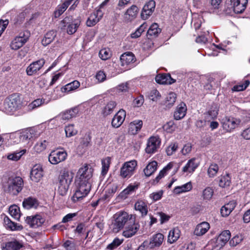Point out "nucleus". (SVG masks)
Instances as JSON below:
<instances>
[{
	"label": "nucleus",
	"mask_w": 250,
	"mask_h": 250,
	"mask_svg": "<svg viewBox=\"0 0 250 250\" xmlns=\"http://www.w3.org/2000/svg\"><path fill=\"white\" fill-rule=\"evenodd\" d=\"M45 63L43 59H40L33 62L26 68V73L28 76L33 75L39 71Z\"/></svg>",
	"instance_id": "obj_14"
},
{
	"label": "nucleus",
	"mask_w": 250,
	"mask_h": 250,
	"mask_svg": "<svg viewBox=\"0 0 250 250\" xmlns=\"http://www.w3.org/2000/svg\"><path fill=\"white\" fill-rule=\"evenodd\" d=\"M43 176V171L42 166L40 164L34 165L30 172V178L35 182H39Z\"/></svg>",
	"instance_id": "obj_13"
},
{
	"label": "nucleus",
	"mask_w": 250,
	"mask_h": 250,
	"mask_svg": "<svg viewBox=\"0 0 250 250\" xmlns=\"http://www.w3.org/2000/svg\"><path fill=\"white\" fill-rule=\"evenodd\" d=\"M21 133L19 132H14L10 134L9 139L10 143L12 145L21 143Z\"/></svg>",
	"instance_id": "obj_58"
},
{
	"label": "nucleus",
	"mask_w": 250,
	"mask_h": 250,
	"mask_svg": "<svg viewBox=\"0 0 250 250\" xmlns=\"http://www.w3.org/2000/svg\"><path fill=\"white\" fill-rule=\"evenodd\" d=\"M81 23L80 19H76L71 21L70 18L66 17L60 23V27L64 30L69 35L74 34L77 30Z\"/></svg>",
	"instance_id": "obj_5"
},
{
	"label": "nucleus",
	"mask_w": 250,
	"mask_h": 250,
	"mask_svg": "<svg viewBox=\"0 0 250 250\" xmlns=\"http://www.w3.org/2000/svg\"><path fill=\"white\" fill-rule=\"evenodd\" d=\"M111 53L108 48H104L99 52V57L103 60H106L110 58Z\"/></svg>",
	"instance_id": "obj_61"
},
{
	"label": "nucleus",
	"mask_w": 250,
	"mask_h": 250,
	"mask_svg": "<svg viewBox=\"0 0 250 250\" xmlns=\"http://www.w3.org/2000/svg\"><path fill=\"white\" fill-rule=\"evenodd\" d=\"M218 114V106L214 104L211 106L209 110L205 114V119L207 121H210L211 120L215 118Z\"/></svg>",
	"instance_id": "obj_37"
},
{
	"label": "nucleus",
	"mask_w": 250,
	"mask_h": 250,
	"mask_svg": "<svg viewBox=\"0 0 250 250\" xmlns=\"http://www.w3.org/2000/svg\"><path fill=\"white\" fill-rule=\"evenodd\" d=\"M123 242V239L118 238H115L112 243L107 246V249L110 250H113L120 246Z\"/></svg>",
	"instance_id": "obj_62"
},
{
	"label": "nucleus",
	"mask_w": 250,
	"mask_h": 250,
	"mask_svg": "<svg viewBox=\"0 0 250 250\" xmlns=\"http://www.w3.org/2000/svg\"><path fill=\"white\" fill-rule=\"evenodd\" d=\"M176 164L173 163V162H170L165 167L163 168V169L159 172V175L156 177L157 180H159L160 179L163 178L165 175H166L168 172L173 167L175 168V170L173 173L176 172L177 170V168L176 167Z\"/></svg>",
	"instance_id": "obj_38"
},
{
	"label": "nucleus",
	"mask_w": 250,
	"mask_h": 250,
	"mask_svg": "<svg viewBox=\"0 0 250 250\" xmlns=\"http://www.w3.org/2000/svg\"><path fill=\"white\" fill-rule=\"evenodd\" d=\"M137 166V162L135 160L126 162L121 168V176L124 178H130L133 174Z\"/></svg>",
	"instance_id": "obj_7"
},
{
	"label": "nucleus",
	"mask_w": 250,
	"mask_h": 250,
	"mask_svg": "<svg viewBox=\"0 0 250 250\" xmlns=\"http://www.w3.org/2000/svg\"><path fill=\"white\" fill-rule=\"evenodd\" d=\"M21 104L20 98L16 95H11L4 103V108L7 112L11 113L19 108Z\"/></svg>",
	"instance_id": "obj_8"
},
{
	"label": "nucleus",
	"mask_w": 250,
	"mask_h": 250,
	"mask_svg": "<svg viewBox=\"0 0 250 250\" xmlns=\"http://www.w3.org/2000/svg\"><path fill=\"white\" fill-rule=\"evenodd\" d=\"M9 212L13 218L17 220H19L21 217V213L19 207L15 205L11 206L9 208Z\"/></svg>",
	"instance_id": "obj_50"
},
{
	"label": "nucleus",
	"mask_w": 250,
	"mask_h": 250,
	"mask_svg": "<svg viewBox=\"0 0 250 250\" xmlns=\"http://www.w3.org/2000/svg\"><path fill=\"white\" fill-rule=\"evenodd\" d=\"M157 168V162L155 161L150 162L144 170L145 175L147 177L152 175Z\"/></svg>",
	"instance_id": "obj_43"
},
{
	"label": "nucleus",
	"mask_w": 250,
	"mask_h": 250,
	"mask_svg": "<svg viewBox=\"0 0 250 250\" xmlns=\"http://www.w3.org/2000/svg\"><path fill=\"white\" fill-rule=\"evenodd\" d=\"M23 181L19 176L10 177L3 185L5 192L12 195L18 194L22 189Z\"/></svg>",
	"instance_id": "obj_3"
},
{
	"label": "nucleus",
	"mask_w": 250,
	"mask_h": 250,
	"mask_svg": "<svg viewBox=\"0 0 250 250\" xmlns=\"http://www.w3.org/2000/svg\"><path fill=\"white\" fill-rule=\"evenodd\" d=\"M218 170L219 167L218 165L213 163L209 166L208 170V174L209 177H214L216 175Z\"/></svg>",
	"instance_id": "obj_57"
},
{
	"label": "nucleus",
	"mask_w": 250,
	"mask_h": 250,
	"mask_svg": "<svg viewBox=\"0 0 250 250\" xmlns=\"http://www.w3.org/2000/svg\"><path fill=\"white\" fill-rule=\"evenodd\" d=\"M33 130L32 129L20 132L21 143L28 144L29 142V140L33 137H36L37 135L36 134H33Z\"/></svg>",
	"instance_id": "obj_39"
},
{
	"label": "nucleus",
	"mask_w": 250,
	"mask_h": 250,
	"mask_svg": "<svg viewBox=\"0 0 250 250\" xmlns=\"http://www.w3.org/2000/svg\"><path fill=\"white\" fill-rule=\"evenodd\" d=\"M91 139V138L89 134H85L80 138V144L78 146V148L81 149V151L84 150L90 145Z\"/></svg>",
	"instance_id": "obj_41"
},
{
	"label": "nucleus",
	"mask_w": 250,
	"mask_h": 250,
	"mask_svg": "<svg viewBox=\"0 0 250 250\" xmlns=\"http://www.w3.org/2000/svg\"><path fill=\"white\" fill-rule=\"evenodd\" d=\"M44 221V218L39 214L33 216H28L25 219L26 223L32 228L41 226Z\"/></svg>",
	"instance_id": "obj_18"
},
{
	"label": "nucleus",
	"mask_w": 250,
	"mask_h": 250,
	"mask_svg": "<svg viewBox=\"0 0 250 250\" xmlns=\"http://www.w3.org/2000/svg\"><path fill=\"white\" fill-rule=\"evenodd\" d=\"M138 12V8L135 5H132L125 12V19L130 21L134 20L137 17Z\"/></svg>",
	"instance_id": "obj_31"
},
{
	"label": "nucleus",
	"mask_w": 250,
	"mask_h": 250,
	"mask_svg": "<svg viewBox=\"0 0 250 250\" xmlns=\"http://www.w3.org/2000/svg\"><path fill=\"white\" fill-rule=\"evenodd\" d=\"M181 231L177 227L171 229L168 233L167 242L172 244L176 242L180 237Z\"/></svg>",
	"instance_id": "obj_33"
},
{
	"label": "nucleus",
	"mask_w": 250,
	"mask_h": 250,
	"mask_svg": "<svg viewBox=\"0 0 250 250\" xmlns=\"http://www.w3.org/2000/svg\"><path fill=\"white\" fill-rule=\"evenodd\" d=\"M230 184V178L228 174L221 176L219 177V185L220 187L225 188L229 186Z\"/></svg>",
	"instance_id": "obj_54"
},
{
	"label": "nucleus",
	"mask_w": 250,
	"mask_h": 250,
	"mask_svg": "<svg viewBox=\"0 0 250 250\" xmlns=\"http://www.w3.org/2000/svg\"><path fill=\"white\" fill-rule=\"evenodd\" d=\"M56 36V33L53 30L48 32L42 40V44L46 46L50 43Z\"/></svg>",
	"instance_id": "obj_47"
},
{
	"label": "nucleus",
	"mask_w": 250,
	"mask_h": 250,
	"mask_svg": "<svg viewBox=\"0 0 250 250\" xmlns=\"http://www.w3.org/2000/svg\"><path fill=\"white\" fill-rule=\"evenodd\" d=\"M134 209L141 214L142 217L146 215L148 212V207L146 203L143 200L137 201L134 205Z\"/></svg>",
	"instance_id": "obj_26"
},
{
	"label": "nucleus",
	"mask_w": 250,
	"mask_h": 250,
	"mask_svg": "<svg viewBox=\"0 0 250 250\" xmlns=\"http://www.w3.org/2000/svg\"><path fill=\"white\" fill-rule=\"evenodd\" d=\"M230 237V232L229 230H226L222 233L216 239V247L220 248L225 246Z\"/></svg>",
	"instance_id": "obj_23"
},
{
	"label": "nucleus",
	"mask_w": 250,
	"mask_h": 250,
	"mask_svg": "<svg viewBox=\"0 0 250 250\" xmlns=\"http://www.w3.org/2000/svg\"><path fill=\"white\" fill-rule=\"evenodd\" d=\"M27 42V38L20 36L16 37L11 43L10 46L12 49L18 50Z\"/></svg>",
	"instance_id": "obj_35"
},
{
	"label": "nucleus",
	"mask_w": 250,
	"mask_h": 250,
	"mask_svg": "<svg viewBox=\"0 0 250 250\" xmlns=\"http://www.w3.org/2000/svg\"><path fill=\"white\" fill-rule=\"evenodd\" d=\"M155 7V2L151 0L147 2L144 6L141 17L144 20H146L152 14Z\"/></svg>",
	"instance_id": "obj_21"
},
{
	"label": "nucleus",
	"mask_w": 250,
	"mask_h": 250,
	"mask_svg": "<svg viewBox=\"0 0 250 250\" xmlns=\"http://www.w3.org/2000/svg\"><path fill=\"white\" fill-rule=\"evenodd\" d=\"M3 222L5 227L12 231L21 230L23 229L22 226L12 222L7 216H4Z\"/></svg>",
	"instance_id": "obj_27"
},
{
	"label": "nucleus",
	"mask_w": 250,
	"mask_h": 250,
	"mask_svg": "<svg viewBox=\"0 0 250 250\" xmlns=\"http://www.w3.org/2000/svg\"><path fill=\"white\" fill-rule=\"evenodd\" d=\"M148 97L150 100L156 102L160 99L161 95L158 90L153 89L150 92Z\"/></svg>",
	"instance_id": "obj_63"
},
{
	"label": "nucleus",
	"mask_w": 250,
	"mask_h": 250,
	"mask_svg": "<svg viewBox=\"0 0 250 250\" xmlns=\"http://www.w3.org/2000/svg\"><path fill=\"white\" fill-rule=\"evenodd\" d=\"M73 173L64 171L59 177L58 192L62 196L65 195L73 179Z\"/></svg>",
	"instance_id": "obj_4"
},
{
	"label": "nucleus",
	"mask_w": 250,
	"mask_h": 250,
	"mask_svg": "<svg viewBox=\"0 0 250 250\" xmlns=\"http://www.w3.org/2000/svg\"><path fill=\"white\" fill-rule=\"evenodd\" d=\"M67 153L62 148L52 150L48 155V159L50 164L57 165L66 160Z\"/></svg>",
	"instance_id": "obj_6"
},
{
	"label": "nucleus",
	"mask_w": 250,
	"mask_h": 250,
	"mask_svg": "<svg viewBox=\"0 0 250 250\" xmlns=\"http://www.w3.org/2000/svg\"><path fill=\"white\" fill-rule=\"evenodd\" d=\"M164 240V236L160 233L153 235L150 238L149 242H147V248L153 249L161 246Z\"/></svg>",
	"instance_id": "obj_16"
},
{
	"label": "nucleus",
	"mask_w": 250,
	"mask_h": 250,
	"mask_svg": "<svg viewBox=\"0 0 250 250\" xmlns=\"http://www.w3.org/2000/svg\"><path fill=\"white\" fill-rule=\"evenodd\" d=\"M138 188L136 184H130L120 194L122 198H126L129 195L132 194Z\"/></svg>",
	"instance_id": "obj_44"
},
{
	"label": "nucleus",
	"mask_w": 250,
	"mask_h": 250,
	"mask_svg": "<svg viewBox=\"0 0 250 250\" xmlns=\"http://www.w3.org/2000/svg\"><path fill=\"white\" fill-rule=\"evenodd\" d=\"M213 194V190L211 188H206L202 192V197L204 200H209Z\"/></svg>",
	"instance_id": "obj_59"
},
{
	"label": "nucleus",
	"mask_w": 250,
	"mask_h": 250,
	"mask_svg": "<svg viewBox=\"0 0 250 250\" xmlns=\"http://www.w3.org/2000/svg\"><path fill=\"white\" fill-rule=\"evenodd\" d=\"M26 152V149H22L20 151L14 152L7 155V159L10 160L17 161Z\"/></svg>",
	"instance_id": "obj_52"
},
{
	"label": "nucleus",
	"mask_w": 250,
	"mask_h": 250,
	"mask_svg": "<svg viewBox=\"0 0 250 250\" xmlns=\"http://www.w3.org/2000/svg\"><path fill=\"white\" fill-rule=\"evenodd\" d=\"M176 128V126L172 121H169L163 126L164 131L167 133H173Z\"/></svg>",
	"instance_id": "obj_56"
},
{
	"label": "nucleus",
	"mask_w": 250,
	"mask_h": 250,
	"mask_svg": "<svg viewBox=\"0 0 250 250\" xmlns=\"http://www.w3.org/2000/svg\"><path fill=\"white\" fill-rule=\"evenodd\" d=\"M227 2L231 6L234 13H242L246 8L248 0H227Z\"/></svg>",
	"instance_id": "obj_10"
},
{
	"label": "nucleus",
	"mask_w": 250,
	"mask_h": 250,
	"mask_svg": "<svg viewBox=\"0 0 250 250\" xmlns=\"http://www.w3.org/2000/svg\"><path fill=\"white\" fill-rule=\"evenodd\" d=\"M135 58L133 54L127 52L122 54L120 57L121 64L122 66L127 67L135 62Z\"/></svg>",
	"instance_id": "obj_22"
},
{
	"label": "nucleus",
	"mask_w": 250,
	"mask_h": 250,
	"mask_svg": "<svg viewBox=\"0 0 250 250\" xmlns=\"http://www.w3.org/2000/svg\"><path fill=\"white\" fill-rule=\"evenodd\" d=\"M48 145L46 140H41L37 142L33 148V153L39 154L44 151Z\"/></svg>",
	"instance_id": "obj_42"
},
{
	"label": "nucleus",
	"mask_w": 250,
	"mask_h": 250,
	"mask_svg": "<svg viewBox=\"0 0 250 250\" xmlns=\"http://www.w3.org/2000/svg\"><path fill=\"white\" fill-rule=\"evenodd\" d=\"M178 148V144L173 143L170 144L166 149V152L167 155L170 156L172 155Z\"/></svg>",
	"instance_id": "obj_64"
},
{
	"label": "nucleus",
	"mask_w": 250,
	"mask_h": 250,
	"mask_svg": "<svg viewBox=\"0 0 250 250\" xmlns=\"http://www.w3.org/2000/svg\"><path fill=\"white\" fill-rule=\"evenodd\" d=\"M70 0H64L62 4L59 5L54 14L56 18L59 17L67 8L68 6L72 3Z\"/></svg>",
	"instance_id": "obj_34"
},
{
	"label": "nucleus",
	"mask_w": 250,
	"mask_h": 250,
	"mask_svg": "<svg viewBox=\"0 0 250 250\" xmlns=\"http://www.w3.org/2000/svg\"><path fill=\"white\" fill-rule=\"evenodd\" d=\"M22 205L26 209L36 208L38 206V202L36 199L29 197L23 201Z\"/></svg>",
	"instance_id": "obj_49"
},
{
	"label": "nucleus",
	"mask_w": 250,
	"mask_h": 250,
	"mask_svg": "<svg viewBox=\"0 0 250 250\" xmlns=\"http://www.w3.org/2000/svg\"><path fill=\"white\" fill-rule=\"evenodd\" d=\"M209 229V224L207 222H203L196 226L194 234L198 236H202L206 233Z\"/></svg>",
	"instance_id": "obj_24"
},
{
	"label": "nucleus",
	"mask_w": 250,
	"mask_h": 250,
	"mask_svg": "<svg viewBox=\"0 0 250 250\" xmlns=\"http://www.w3.org/2000/svg\"><path fill=\"white\" fill-rule=\"evenodd\" d=\"M93 169L86 165L81 167L75 179L76 190L71 199L73 202L80 201L87 195L91 188Z\"/></svg>",
	"instance_id": "obj_1"
},
{
	"label": "nucleus",
	"mask_w": 250,
	"mask_h": 250,
	"mask_svg": "<svg viewBox=\"0 0 250 250\" xmlns=\"http://www.w3.org/2000/svg\"><path fill=\"white\" fill-rule=\"evenodd\" d=\"M139 228V224L135 223L134 220L132 222H130L125 227L122 235L126 238L131 237L136 233Z\"/></svg>",
	"instance_id": "obj_11"
},
{
	"label": "nucleus",
	"mask_w": 250,
	"mask_h": 250,
	"mask_svg": "<svg viewBox=\"0 0 250 250\" xmlns=\"http://www.w3.org/2000/svg\"><path fill=\"white\" fill-rule=\"evenodd\" d=\"M156 82L160 84H171L175 82L169 74H159L155 77Z\"/></svg>",
	"instance_id": "obj_29"
},
{
	"label": "nucleus",
	"mask_w": 250,
	"mask_h": 250,
	"mask_svg": "<svg viewBox=\"0 0 250 250\" xmlns=\"http://www.w3.org/2000/svg\"><path fill=\"white\" fill-rule=\"evenodd\" d=\"M65 132L67 137H70L76 135L78 130L73 125H68L65 127Z\"/></svg>",
	"instance_id": "obj_55"
},
{
	"label": "nucleus",
	"mask_w": 250,
	"mask_h": 250,
	"mask_svg": "<svg viewBox=\"0 0 250 250\" xmlns=\"http://www.w3.org/2000/svg\"><path fill=\"white\" fill-rule=\"evenodd\" d=\"M143 125V122L140 120H134L128 125V133L131 135H135L141 130Z\"/></svg>",
	"instance_id": "obj_25"
},
{
	"label": "nucleus",
	"mask_w": 250,
	"mask_h": 250,
	"mask_svg": "<svg viewBox=\"0 0 250 250\" xmlns=\"http://www.w3.org/2000/svg\"><path fill=\"white\" fill-rule=\"evenodd\" d=\"M177 99L176 94L172 92H169L165 98V103L166 106L170 108L173 105Z\"/></svg>",
	"instance_id": "obj_45"
},
{
	"label": "nucleus",
	"mask_w": 250,
	"mask_h": 250,
	"mask_svg": "<svg viewBox=\"0 0 250 250\" xmlns=\"http://www.w3.org/2000/svg\"><path fill=\"white\" fill-rule=\"evenodd\" d=\"M50 100V97H48L47 98L42 97V99H37L28 105V109L29 110H33L42 105L47 104Z\"/></svg>",
	"instance_id": "obj_28"
},
{
	"label": "nucleus",
	"mask_w": 250,
	"mask_h": 250,
	"mask_svg": "<svg viewBox=\"0 0 250 250\" xmlns=\"http://www.w3.org/2000/svg\"><path fill=\"white\" fill-rule=\"evenodd\" d=\"M161 30L159 28L157 23H154L151 25L147 31L148 36L152 37H156L161 32Z\"/></svg>",
	"instance_id": "obj_48"
},
{
	"label": "nucleus",
	"mask_w": 250,
	"mask_h": 250,
	"mask_svg": "<svg viewBox=\"0 0 250 250\" xmlns=\"http://www.w3.org/2000/svg\"><path fill=\"white\" fill-rule=\"evenodd\" d=\"M126 117V112L123 109H120L113 117L111 125L114 128L119 127L124 123Z\"/></svg>",
	"instance_id": "obj_19"
},
{
	"label": "nucleus",
	"mask_w": 250,
	"mask_h": 250,
	"mask_svg": "<svg viewBox=\"0 0 250 250\" xmlns=\"http://www.w3.org/2000/svg\"><path fill=\"white\" fill-rule=\"evenodd\" d=\"M187 107L185 104H180L176 108L174 114V119L176 120L183 118L186 115Z\"/></svg>",
	"instance_id": "obj_32"
},
{
	"label": "nucleus",
	"mask_w": 250,
	"mask_h": 250,
	"mask_svg": "<svg viewBox=\"0 0 250 250\" xmlns=\"http://www.w3.org/2000/svg\"><path fill=\"white\" fill-rule=\"evenodd\" d=\"M117 104L114 101H111L108 102L102 110V113L104 116H107L112 113Z\"/></svg>",
	"instance_id": "obj_46"
},
{
	"label": "nucleus",
	"mask_w": 250,
	"mask_h": 250,
	"mask_svg": "<svg viewBox=\"0 0 250 250\" xmlns=\"http://www.w3.org/2000/svg\"><path fill=\"white\" fill-rule=\"evenodd\" d=\"M160 144L161 140L158 137H150L147 141L146 152L149 154L155 152L157 149L159 147Z\"/></svg>",
	"instance_id": "obj_12"
},
{
	"label": "nucleus",
	"mask_w": 250,
	"mask_h": 250,
	"mask_svg": "<svg viewBox=\"0 0 250 250\" xmlns=\"http://www.w3.org/2000/svg\"><path fill=\"white\" fill-rule=\"evenodd\" d=\"M147 27L146 23L144 22L136 30L135 32L131 34V37L132 38H137L139 37L142 33L145 30Z\"/></svg>",
	"instance_id": "obj_60"
},
{
	"label": "nucleus",
	"mask_w": 250,
	"mask_h": 250,
	"mask_svg": "<svg viewBox=\"0 0 250 250\" xmlns=\"http://www.w3.org/2000/svg\"><path fill=\"white\" fill-rule=\"evenodd\" d=\"M80 85L79 82L78 81H74L65 85L63 88V91L69 92L78 88Z\"/></svg>",
	"instance_id": "obj_53"
},
{
	"label": "nucleus",
	"mask_w": 250,
	"mask_h": 250,
	"mask_svg": "<svg viewBox=\"0 0 250 250\" xmlns=\"http://www.w3.org/2000/svg\"><path fill=\"white\" fill-rule=\"evenodd\" d=\"M199 165L198 160L193 158L189 160L186 165L182 168V171L187 175L192 173Z\"/></svg>",
	"instance_id": "obj_20"
},
{
	"label": "nucleus",
	"mask_w": 250,
	"mask_h": 250,
	"mask_svg": "<svg viewBox=\"0 0 250 250\" xmlns=\"http://www.w3.org/2000/svg\"><path fill=\"white\" fill-rule=\"evenodd\" d=\"M79 110L77 107H74L61 113L57 118L62 123H65L69 120L75 117L78 114Z\"/></svg>",
	"instance_id": "obj_17"
},
{
	"label": "nucleus",
	"mask_w": 250,
	"mask_h": 250,
	"mask_svg": "<svg viewBox=\"0 0 250 250\" xmlns=\"http://www.w3.org/2000/svg\"><path fill=\"white\" fill-rule=\"evenodd\" d=\"M236 205L235 201H231L223 206L221 209V214L222 216H228L234 209Z\"/></svg>",
	"instance_id": "obj_30"
},
{
	"label": "nucleus",
	"mask_w": 250,
	"mask_h": 250,
	"mask_svg": "<svg viewBox=\"0 0 250 250\" xmlns=\"http://www.w3.org/2000/svg\"><path fill=\"white\" fill-rule=\"evenodd\" d=\"M192 188V184L191 182H188L182 186L176 187L173 189V192L176 194L190 191Z\"/></svg>",
	"instance_id": "obj_36"
},
{
	"label": "nucleus",
	"mask_w": 250,
	"mask_h": 250,
	"mask_svg": "<svg viewBox=\"0 0 250 250\" xmlns=\"http://www.w3.org/2000/svg\"><path fill=\"white\" fill-rule=\"evenodd\" d=\"M132 216L124 211L117 212L112 217V222L109 225L110 230L113 233L119 232L128 221L131 220Z\"/></svg>",
	"instance_id": "obj_2"
},
{
	"label": "nucleus",
	"mask_w": 250,
	"mask_h": 250,
	"mask_svg": "<svg viewBox=\"0 0 250 250\" xmlns=\"http://www.w3.org/2000/svg\"><path fill=\"white\" fill-rule=\"evenodd\" d=\"M222 123L224 129L231 132L239 125L240 120L231 117H225L222 119Z\"/></svg>",
	"instance_id": "obj_9"
},
{
	"label": "nucleus",
	"mask_w": 250,
	"mask_h": 250,
	"mask_svg": "<svg viewBox=\"0 0 250 250\" xmlns=\"http://www.w3.org/2000/svg\"><path fill=\"white\" fill-rule=\"evenodd\" d=\"M111 158L109 157H106L102 161V174L104 176L106 174L110 164Z\"/></svg>",
	"instance_id": "obj_51"
},
{
	"label": "nucleus",
	"mask_w": 250,
	"mask_h": 250,
	"mask_svg": "<svg viewBox=\"0 0 250 250\" xmlns=\"http://www.w3.org/2000/svg\"><path fill=\"white\" fill-rule=\"evenodd\" d=\"M103 16V13L101 9L94 11L88 18L86 24L88 27H92L102 19Z\"/></svg>",
	"instance_id": "obj_15"
},
{
	"label": "nucleus",
	"mask_w": 250,
	"mask_h": 250,
	"mask_svg": "<svg viewBox=\"0 0 250 250\" xmlns=\"http://www.w3.org/2000/svg\"><path fill=\"white\" fill-rule=\"evenodd\" d=\"M22 247V245L17 241L6 243L2 246V250H19Z\"/></svg>",
	"instance_id": "obj_40"
}]
</instances>
